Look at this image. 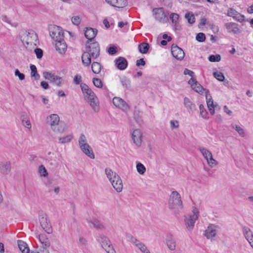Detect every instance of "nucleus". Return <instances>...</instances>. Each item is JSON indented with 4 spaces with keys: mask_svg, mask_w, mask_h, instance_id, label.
<instances>
[{
    "mask_svg": "<svg viewBox=\"0 0 253 253\" xmlns=\"http://www.w3.org/2000/svg\"><path fill=\"white\" fill-rule=\"evenodd\" d=\"M19 36L27 48H35L38 43L37 34L33 30H22L20 32Z\"/></svg>",
    "mask_w": 253,
    "mask_h": 253,
    "instance_id": "obj_1",
    "label": "nucleus"
},
{
    "mask_svg": "<svg viewBox=\"0 0 253 253\" xmlns=\"http://www.w3.org/2000/svg\"><path fill=\"white\" fill-rule=\"evenodd\" d=\"M81 88L85 100L89 104L95 112L99 110V101L93 91L85 84H81Z\"/></svg>",
    "mask_w": 253,
    "mask_h": 253,
    "instance_id": "obj_2",
    "label": "nucleus"
},
{
    "mask_svg": "<svg viewBox=\"0 0 253 253\" xmlns=\"http://www.w3.org/2000/svg\"><path fill=\"white\" fill-rule=\"evenodd\" d=\"M169 209L173 213L179 212L183 207L180 194L177 191H172L168 202Z\"/></svg>",
    "mask_w": 253,
    "mask_h": 253,
    "instance_id": "obj_3",
    "label": "nucleus"
},
{
    "mask_svg": "<svg viewBox=\"0 0 253 253\" xmlns=\"http://www.w3.org/2000/svg\"><path fill=\"white\" fill-rule=\"evenodd\" d=\"M105 172L113 188L117 192H121L123 189V184L120 176L110 168H106Z\"/></svg>",
    "mask_w": 253,
    "mask_h": 253,
    "instance_id": "obj_4",
    "label": "nucleus"
},
{
    "mask_svg": "<svg viewBox=\"0 0 253 253\" xmlns=\"http://www.w3.org/2000/svg\"><path fill=\"white\" fill-rule=\"evenodd\" d=\"M46 120L47 124L53 131L63 133L65 131V126L64 124L59 123L60 118L57 114H51L47 117Z\"/></svg>",
    "mask_w": 253,
    "mask_h": 253,
    "instance_id": "obj_5",
    "label": "nucleus"
},
{
    "mask_svg": "<svg viewBox=\"0 0 253 253\" xmlns=\"http://www.w3.org/2000/svg\"><path fill=\"white\" fill-rule=\"evenodd\" d=\"M199 215V210L195 207L193 208L191 213L185 216V223L187 229L191 231L195 225L196 221L198 219Z\"/></svg>",
    "mask_w": 253,
    "mask_h": 253,
    "instance_id": "obj_6",
    "label": "nucleus"
},
{
    "mask_svg": "<svg viewBox=\"0 0 253 253\" xmlns=\"http://www.w3.org/2000/svg\"><path fill=\"white\" fill-rule=\"evenodd\" d=\"M39 220L42 228L48 234L51 233V226L48 219L47 215L45 212L43 211L39 212Z\"/></svg>",
    "mask_w": 253,
    "mask_h": 253,
    "instance_id": "obj_7",
    "label": "nucleus"
},
{
    "mask_svg": "<svg viewBox=\"0 0 253 253\" xmlns=\"http://www.w3.org/2000/svg\"><path fill=\"white\" fill-rule=\"evenodd\" d=\"M43 75L45 79L49 81L50 83H53L58 87L61 86L64 84L62 78L53 73L45 72L43 73Z\"/></svg>",
    "mask_w": 253,
    "mask_h": 253,
    "instance_id": "obj_8",
    "label": "nucleus"
},
{
    "mask_svg": "<svg viewBox=\"0 0 253 253\" xmlns=\"http://www.w3.org/2000/svg\"><path fill=\"white\" fill-rule=\"evenodd\" d=\"M50 37L55 41L61 40L64 38L63 31L61 27L56 25H50L49 27Z\"/></svg>",
    "mask_w": 253,
    "mask_h": 253,
    "instance_id": "obj_9",
    "label": "nucleus"
},
{
    "mask_svg": "<svg viewBox=\"0 0 253 253\" xmlns=\"http://www.w3.org/2000/svg\"><path fill=\"white\" fill-rule=\"evenodd\" d=\"M153 14L155 19L160 22L164 23L168 20L169 13L165 12L163 8L153 9Z\"/></svg>",
    "mask_w": 253,
    "mask_h": 253,
    "instance_id": "obj_10",
    "label": "nucleus"
},
{
    "mask_svg": "<svg viewBox=\"0 0 253 253\" xmlns=\"http://www.w3.org/2000/svg\"><path fill=\"white\" fill-rule=\"evenodd\" d=\"M131 138L133 144L137 147L142 145L143 139L142 132L139 129H134L130 132Z\"/></svg>",
    "mask_w": 253,
    "mask_h": 253,
    "instance_id": "obj_11",
    "label": "nucleus"
},
{
    "mask_svg": "<svg viewBox=\"0 0 253 253\" xmlns=\"http://www.w3.org/2000/svg\"><path fill=\"white\" fill-rule=\"evenodd\" d=\"M218 228V226L214 224H210L205 231L204 235L208 239L211 241H213L214 240V238L216 235Z\"/></svg>",
    "mask_w": 253,
    "mask_h": 253,
    "instance_id": "obj_12",
    "label": "nucleus"
},
{
    "mask_svg": "<svg viewBox=\"0 0 253 253\" xmlns=\"http://www.w3.org/2000/svg\"><path fill=\"white\" fill-rule=\"evenodd\" d=\"M130 242L134 245L142 253H151L146 246L136 238L130 235Z\"/></svg>",
    "mask_w": 253,
    "mask_h": 253,
    "instance_id": "obj_13",
    "label": "nucleus"
},
{
    "mask_svg": "<svg viewBox=\"0 0 253 253\" xmlns=\"http://www.w3.org/2000/svg\"><path fill=\"white\" fill-rule=\"evenodd\" d=\"M113 104L117 108L124 111H127L129 109L128 104L122 98L118 97H115L113 99Z\"/></svg>",
    "mask_w": 253,
    "mask_h": 253,
    "instance_id": "obj_14",
    "label": "nucleus"
},
{
    "mask_svg": "<svg viewBox=\"0 0 253 253\" xmlns=\"http://www.w3.org/2000/svg\"><path fill=\"white\" fill-rule=\"evenodd\" d=\"M88 52L93 58H96L99 54L100 48L99 44L97 42L90 43L87 47Z\"/></svg>",
    "mask_w": 253,
    "mask_h": 253,
    "instance_id": "obj_15",
    "label": "nucleus"
},
{
    "mask_svg": "<svg viewBox=\"0 0 253 253\" xmlns=\"http://www.w3.org/2000/svg\"><path fill=\"white\" fill-rule=\"evenodd\" d=\"M206 99L207 106L210 114L213 115L215 113V108L217 107V105H214L211 96L210 94L209 90L206 91Z\"/></svg>",
    "mask_w": 253,
    "mask_h": 253,
    "instance_id": "obj_16",
    "label": "nucleus"
},
{
    "mask_svg": "<svg viewBox=\"0 0 253 253\" xmlns=\"http://www.w3.org/2000/svg\"><path fill=\"white\" fill-rule=\"evenodd\" d=\"M188 83L190 84L192 89L199 93H205L206 94V91L208 90L205 89L194 78H191L188 81Z\"/></svg>",
    "mask_w": 253,
    "mask_h": 253,
    "instance_id": "obj_17",
    "label": "nucleus"
},
{
    "mask_svg": "<svg viewBox=\"0 0 253 253\" xmlns=\"http://www.w3.org/2000/svg\"><path fill=\"white\" fill-rule=\"evenodd\" d=\"M98 241L106 252L113 248L110 240L106 236L100 235L98 237Z\"/></svg>",
    "mask_w": 253,
    "mask_h": 253,
    "instance_id": "obj_18",
    "label": "nucleus"
},
{
    "mask_svg": "<svg viewBox=\"0 0 253 253\" xmlns=\"http://www.w3.org/2000/svg\"><path fill=\"white\" fill-rule=\"evenodd\" d=\"M11 169V165L9 161L0 162V174L3 175H6L10 172Z\"/></svg>",
    "mask_w": 253,
    "mask_h": 253,
    "instance_id": "obj_19",
    "label": "nucleus"
},
{
    "mask_svg": "<svg viewBox=\"0 0 253 253\" xmlns=\"http://www.w3.org/2000/svg\"><path fill=\"white\" fill-rule=\"evenodd\" d=\"M171 52L172 56L178 60H181L184 57L183 50L176 45H172Z\"/></svg>",
    "mask_w": 253,
    "mask_h": 253,
    "instance_id": "obj_20",
    "label": "nucleus"
},
{
    "mask_svg": "<svg viewBox=\"0 0 253 253\" xmlns=\"http://www.w3.org/2000/svg\"><path fill=\"white\" fill-rule=\"evenodd\" d=\"M115 65L120 70L126 69L127 66V61L126 58L123 57H119L115 60Z\"/></svg>",
    "mask_w": 253,
    "mask_h": 253,
    "instance_id": "obj_21",
    "label": "nucleus"
},
{
    "mask_svg": "<svg viewBox=\"0 0 253 253\" xmlns=\"http://www.w3.org/2000/svg\"><path fill=\"white\" fill-rule=\"evenodd\" d=\"M166 241L167 247L169 250L171 251L175 250L176 246V241L171 234H169L167 236Z\"/></svg>",
    "mask_w": 253,
    "mask_h": 253,
    "instance_id": "obj_22",
    "label": "nucleus"
},
{
    "mask_svg": "<svg viewBox=\"0 0 253 253\" xmlns=\"http://www.w3.org/2000/svg\"><path fill=\"white\" fill-rule=\"evenodd\" d=\"M55 42V48L57 51L60 54H64L66 51L67 44L64 39L61 40H57Z\"/></svg>",
    "mask_w": 253,
    "mask_h": 253,
    "instance_id": "obj_23",
    "label": "nucleus"
},
{
    "mask_svg": "<svg viewBox=\"0 0 253 253\" xmlns=\"http://www.w3.org/2000/svg\"><path fill=\"white\" fill-rule=\"evenodd\" d=\"M243 234L250 245L253 243V232L250 228L246 226L243 227Z\"/></svg>",
    "mask_w": 253,
    "mask_h": 253,
    "instance_id": "obj_24",
    "label": "nucleus"
},
{
    "mask_svg": "<svg viewBox=\"0 0 253 253\" xmlns=\"http://www.w3.org/2000/svg\"><path fill=\"white\" fill-rule=\"evenodd\" d=\"M88 223L90 227H93L97 229L102 230L104 228L103 224L98 219L92 218L87 220Z\"/></svg>",
    "mask_w": 253,
    "mask_h": 253,
    "instance_id": "obj_25",
    "label": "nucleus"
},
{
    "mask_svg": "<svg viewBox=\"0 0 253 253\" xmlns=\"http://www.w3.org/2000/svg\"><path fill=\"white\" fill-rule=\"evenodd\" d=\"M226 29L229 33H232L236 34L239 32L238 25L235 23H227L225 25Z\"/></svg>",
    "mask_w": 253,
    "mask_h": 253,
    "instance_id": "obj_26",
    "label": "nucleus"
},
{
    "mask_svg": "<svg viewBox=\"0 0 253 253\" xmlns=\"http://www.w3.org/2000/svg\"><path fill=\"white\" fill-rule=\"evenodd\" d=\"M80 149H81L82 151L87 157L92 159H94L95 156L92 149L88 144L80 147Z\"/></svg>",
    "mask_w": 253,
    "mask_h": 253,
    "instance_id": "obj_27",
    "label": "nucleus"
},
{
    "mask_svg": "<svg viewBox=\"0 0 253 253\" xmlns=\"http://www.w3.org/2000/svg\"><path fill=\"white\" fill-rule=\"evenodd\" d=\"M97 32V30L95 29L86 28L84 30V36L86 39L91 41L95 38Z\"/></svg>",
    "mask_w": 253,
    "mask_h": 253,
    "instance_id": "obj_28",
    "label": "nucleus"
},
{
    "mask_svg": "<svg viewBox=\"0 0 253 253\" xmlns=\"http://www.w3.org/2000/svg\"><path fill=\"white\" fill-rule=\"evenodd\" d=\"M17 243L19 248L22 253H30V249L25 242L18 240Z\"/></svg>",
    "mask_w": 253,
    "mask_h": 253,
    "instance_id": "obj_29",
    "label": "nucleus"
},
{
    "mask_svg": "<svg viewBox=\"0 0 253 253\" xmlns=\"http://www.w3.org/2000/svg\"><path fill=\"white\" fill-rule=\"evenodd\" d=\"M91 55L87 51L84 52L82 56L83 64L85 66H88L91 63Z\"/></svg>",
    "mask_w": 253,
    "mask_h": 253,
    "instance_id": "obj_30",
    "label": "nucleus"
},
{
    "mask_svg": "<svg viewBox=\"0 0 253 253\" xmlns=\"http://www.w3.org/2000/svg\"><path fill=\"white\" fill-rule=\"evenodd\" d=\"M198 149L206 160L212 155L210 151L204 147H199Z\"/></svg>",
    "mask_w": 253,
    "mask_h": 253,
    "instance_id": "obj_31",
    "label": "nucleus"
},
{
    "mask_svg": "<svg viewBox=\"0 0 253 253\" xmlns=\"http://www.w3.org/2000/svg\"><path fill=\"white\" fill-rule=\"evenodd\" d=\"M138 50L139 51L142 53V54H145L147 53L149 48V45L148 43L146 42H142L141 43L138 45Z\"/></svg>",
    "mask_w": 253,
    "mask_h": 253,
    "instance_id": "obj_32",
    "label": "nucleus"
},
{
    "mask_svg": "<svg viewBox=\"0 0 253 253\" xmlns=\"http://www.w3.org/2000/svg\"><path fill=\"white\" fill-rule=\"evenodd\" d=\"M73 138L72 134H69L66 136L61 137L58 138V141L60 143H66L70 142Z\"/></svg>",
    "mask_w": 253,
    "mask_h": 253,
    "instance_id": "obj_33",
    "label": "nucleus"
},
{
    "mask_svg": "<svg viewBox=\"0 0 253 253\" xmlns=\"http://www.w3.org/2000/svg\"><path fill=\"white\" fill-rule=\"evenodd\" d=\"M91 69L94 73L99 74L101 70V66L98 62H93L91 65Z\"/></svg>",
    "mask_w": 253,
    "mask_h": 253,
    "instance_id": "obj_34",
    "label": "nucleus"
},
{
    "mask_svg": "<svg viewBox=\"0 0 253 253\" xmlns=\"http://www.w3.org/2000/svg\"><path fill=\"white\" fill-rule=\"evenodd\" d=\"M208 165L211 168H213L218 165V162L213 158L212 155L206 160Z\"/></svg>",
    "mask_w": 253,
    "mask_h": 253,
    "instance_id": "obj_35",
    "label": "nucleus"
},
{
    "mask_svg": "<svg viewBox=\"0 0 253 253\" xmlns=\"http://www.w3.org/2000/svg\"><path fill=\"white\" fill-rule=\"evenodd\" d=\"M232 127L234 129L241 137L245 136V131L240 126L233 124L231 125Z\"/></svg>",
    "mask_w": 253,
    "mask_h": 253,
    "instance_id": "obj_36",
    "label": "nucleus"
},
{
    "mask_svg": "<svg viewBox=\"0 0 253 253\" xmlns=\"http://www.w3.org/2000/svg\"><path fill=\"white\" fill-rule=\"evenodd\" d=\"M127 4V0H116L115 7L122 8L126 7Z\"/></svg>",
    "mask_w": 253,
    "mask_h": 253,
    "instance_id": "obj_37",
    "label": "nucleus"
},
{
    "mask_svg": "<svg viewBox=\"0 0 253 253\" xmlns=\"http://www.w3.org/2000/svg\"><path fill=\"white\" fill-rule=\"evenodd\" d=\"M30 69L31 70V76L32 77H34L35 80H38L40 78V75L37 73V67L34 65L30 66Z\"/></svg>",
    "mask_w": 253,
    "mask_h": 253,
    "instance_id": "obj_38",
    "label": "nucleus"
},
{
    "mask_svg": "<svg viewBox=\"0 0 253 253\" xmlns=\"http://www.w3.org/2000/svg\"><path fill=\"white\" fill-rule=\"evenodd\" d=\"M184 105L187 109L192 110L195 105L192 102L190 99L187 97L184 98Z\"/></svg>",
    "mask_w": 253,
    "mask_h": 253,
    "instance_id": "obj_39",
    "label": "nucleus"
},
{
    "mask_svg": "<svg viewBox=\"0 0 253 253\" xmlns=\"http://www.w3.org/2000/svg\"><path fill=\"white\" fill-rule=\"evenodd\" d=\"M199 109L201 116L205 119H208V112L203 104L200 105Z\"/></svg>",
    "mask_w": 253,
    "mask_h": 253,
    "instance_id": "obj_40",
    "label": "nucleus"
},
{
    "mask_svg": "<svg viewBox=\"0 0 253 253\" xmlns=\"http://www.w3.org/2000/svg\"><path fill=\"white\" fill-rule=\"evenodd\" d=\"M78 142L80 148L85 145L88 144L86 137L84 134H81L79 138Z\"/></svg>",
    "mask_w": 253,
    "mask_h": 253,
    "instance_id": "obj_41",
    "label": "nucleus"
},
{
    "mask_svg": "<svg viewBox=\"0 0 253 253\" xmlns=\"http://www.w3.org/2000/svg\"><path fill=\"white\" fill-rule=\"evenodd\" d=\"M136 169L138 173L142 175L146 171L145 166L140 162L137 163L136 164Z\"/></svg>",
    "mask_w": 253,
    "mask_h": 253,
    "instance_id": "obj_42",
    "label": "nucleus"
},
{
    "mask_svg": "<svg viewBox=\"0 0 253 253\" xmlns=\"http://www.w3.org/2000/svg\"><path fill=\"white\" fill-rule=\"evenodd\" d=\"M39 173L40 175L42 177H46L48 175L47 170L43 165H41L39 166Z\"/></svg>",
    "mask_w": 253,
    "mask_h": 253,
    "instance_id": "obj_43",
    "label": "nucleus"
},
{
    "mask_svg": "<svg viewBox=\"0 0 253 253\" xmlns=\"http://www.w3.org/2000/svg\"><path fill=\"white\" fill-rule=\"evenodd\" d=\"M121 83L124 87L127 88L130 86V81L126 77H123L121 78Z\"/></svg>",
    "mask_w": 253,
    "mask_h": 253,
    "instance_id": "obj_44",
    "label": "nucleus"
},
{
    "mask_svg": "<svg viewBox=\"0 0 253 253\" xmlns=\"http://www.w3.org/2000/svg\"><path fill=\"white\" fill-rule=\"evenodd\" d=\"M209 60L211 62H219L221 60V56L219 54L211 55L209 57Z\"/></svg>",
    "mask_w": 253,
    "mask_h": 253,
    "instance_id": "obj_45",
    "label": "nucleus"
},
{
    "mask_svg": "<svg viewBox=\"0 0 253 253\" xmlns=\"http://www.w3.org/2000/svg\"><path fill=\"white\" fill-rule=\"evenodd\" d=\"M93 84L98 88H101L103 86V83L101 80L98 78H93L92 80Z\"/></svg>",
    "mask_w": 253,
    "mask_h": 253,
    "instance_id": "obj_46",
    "label": "nucleus"
},
{
    "mask_svg": "<svg viewBox=\"0 0 253 253\" xmlns=\"http://www.w3.org/2000/svg\"><path fill=\"white\" fill-rule=\"evenodd\" d=\"M214 77L219 81H223L224 79V76L220 72H216L213 73Z\"/></svg>",
    "mask_w": 253,
    "mask_h": 253,
    "instance_id": "obj_47",
    "label": "nucleus"
},
{
    "mask_svg": "<svg viewBox=\"0 0 253 253\" xmlns=\"http://www.w3.org/2000/svg\"><path fill=\"white\" fill-rule=\"evenodd\" d=\"M22 123L23 126L28 128L29 130H30L32 127V125L30 122V121L29 119H22Z\"/></svg>",
    "mask_w": 253,
    "mask_h": 253,
    "instance_id": "obj_48",
    "label": "nucleus"
},
{
    "mask_svg": "<svg viewBox=\"0 0 253 253\" xmlns=\"http://www.w3.org/2000/svg\"><path fill=\"white\" fill-rule=\"evenodd\" d=\"M1 19L3 22H6L12 26H16V24L12 23L11 19L6 15L1 16Z\"/></svg>",
    "mask_w": 253,
    "mask_h": 253,
    "instance_id": "obj_49",
    "label": "nucleus"
},
{
    "mask_svg": "<svg viewBox=\"0 0 253 253\" xmlns=\"http://www.w3.org/2000/svg\"><path fill=\"white\" fill-rule=\"evenodd\" d=\"M169 18L171 20L173 24H176L178 20L179 15L176 13H172L170 15Z\"/></svg>",
    "mask_w": 253,
    "mask_h": 253,
    "instance_id": "obj_50",
    "label": "nucleus"
},
{
    "mask_svg": "<svg viewBox=\"0 0 253 253\" xmlns=\"http://www.w3.org/2000/svg\"><path fill=\"white\" fill-rule=\"evenodd\" d=\"M185 17L187 19L189 23L193 24L195 22V17L193 14L190 13H186L185 15Z\"/></svg>",
    "mask_w": 253,
    "mask_h": 253,
    "instance_id": "obj_51",
    "label": "nucleus"
},
{
    "mask_svg": "<svg viewBox=\"0 0 253 253\" xmlns=\"http://www.w3.org/2000/svg\"><path fill=\"white\" fill-rule=\"evenodd\" d=\"M196 39L199 42H203L205 41L206 37L204 33H199L197 35Z\"/></svg>",
    "mask_w": 253,
    "mask_h": 253,
    "instance_id": "obj_52",
    "label": "nucleus"
},
{
    "mask_svg": "<svg viewBox=\"0 0 253 253\" xmlns=\"http://www.w3.org/2000/svg\"><path fill=\"white\" fill-rule=\"evenodd\" d=\"M234 19L238 22H242L245 21V16L238 12L234 17Z\"/></svg>",
    "mask_w": 253,
    "mask_h": 253,
    "instance_id": "obj_53",
    "label": "nucleus"
},
{
    "mask_svg": "<svg viewBox=\"0 0 253 253\" xmlns=\"http://www.w3.org/2000/svg\"><path fill=\"white\" fill-rule=\"evenodd\" d=\"M237 13L238 12L236 10L233 8H230L227 11V14L228 16L232 17L234 18Z\"/></svg>",
    "mask_w": 253,
    "mask_h": 253,
    "instance_id": "obj_54",
    "label": "nucleus"
},
{
    "mask_svg": "<svg viewBox=\"0 0 253 253\" xmlns=\"http://www.w3.org/2000/svg\"><path fill=\"white\" fill-rule=\"evenodd\" d=\"M81 21V18L79 16H75L72 18V22L73 24L78 25Z\"/></svg>",
    "mask_w": 253,
    "mask_h": 253,
    "instance_id": "obj_55",
    "label": "nucleus"
},
{
    "mask_svg": "<svg viewBox=\"0 0 253 253\" xmlns=\"http://www.w3.org/2000/svg\"><path fill=\"white\" fill-rule=\"evenodd\" d=\"M14 75L15 76L18 77L19 79L21 81L25 79V75L24 74L21 73L18 69H16L14 72Z\"/></svg>",
    "mask_w": 253,
    "mask_h": 253,
    "instance_id": "obj_56",
    "label": "nucleus"
},
{
    "mask_svg": "<svg viewBox=\"0 0 253 253\" xmlns=\"http://www.w3.org/2000/svg\"><path fill=\"white\" fill-rule=\"evenodd\" d=\"M170 127L172 129L178 128L179 127V122L177 120H171L170 122Z\"/></svg>",
    "mask_w": 253,
    "mask_h": 253,
    "instance_id": "obj_57",
    "label": "nucleus"
},
{
    "mask_svg": "<svg viewBox=\"0 0 253 253\" xmlns=\"http://www.w3.org/2000/svg\"><path fill=\"white\" fill-rule=\"evenodd\" d=\"M35 52L36 54L37 57L40 59L43 55L42 50L40 48H36L35 49Z\"/></svg>",
    "mask_w": 253,
    "mask_h": 253,
    "instance_id": "obj_58",
    "label": "nucleus"
},
{
    "mask_svg": "<svg viewBox=\"0 0 253 253\" xmlns=\"http://www.w3.org/2000/svg\"><path fill=\"white\" fill-rule=\"evenodd\" d=\"M108 52L109 54L111 55H114L117 52V47L116 46L113 45L109 47L108 49Z\"/></svg>",
    "mask_w": 253,
    "mask_h": 253,
    "instance_id": "obj_59",
    "label": "nucleus"
},
{
    "mask_svg": "<svg viewBox=\"0 0 253 253\" xmlns=\"http://www.w3.org/2000/svg\"><path fill=\"white\" fill-rule=\"evenodd\" d=\"M82 81V77L80 75H76L74 79V82L76 84H79Z\"/></svg>",
    "mask_w": 253,
    "mask_h": 253,
    "instance_id": "obj_60",
    "label": "nucleus"
},
{
    "mask_svg": "<svg viewBox=\"0 0 253 253\" xmlns=\"http://www.w3.org/2000/svg\"><path fill=\"white\" fill-rule=\"evenodd\" d=\"M183 73L184 75H188L190 77H191V78H193V77L194 75V73L193 71H192L188 69H185Z\"/></svg>",
    "mask_w": 253,
    "mask_h": 253,
    "instance_id": "obj_61",
    "label": "nucleus"
},
{
    "mask_svg": "<svg viewBox=\"0 0 253 253\" xmlns=\"http://www.w3.org/2000/svg\"><path fill=\"white\" fill-rule=\"evenodd\" d=\"M136 65L138 67L140 66H144L145 65V61L143 58H141L136 61Z\"/></svg>",
    "mask_w": 253,
    "mask_h": 253,
    "instance_id": "obj_62",
    "label": "nucleus"
},
{
    "mask_svg": "<svg viewBox=\"0 0 253 253\" xmlns=\"http://www.w3.org/2000/svg\"><path fill=\"white\" fill-rule=\"evenodd\" d=\"M79 243L81 245H85L86 243V240L84 237H80L79 238Z\"/></svg>",
    "mask_w": 253,
    "mask_h": 253,
    "instance_id": "obj_63",
    "label": "nucleus"
},
{
    "mask_svg": "<svg viewBox=\"0 0 253 253\" xmlns=\"http://www.w3.org/2000/svg\"><path fill=\"white\" fill-rule=\"evenodd\" d=\"M223 110H224V111L229 116H232V112L231 111H230L228 108L227 107V106H224L223 107Z\"/></svg>",
    "mask_w": 253,
    "mask_h": 253,
    "instance_id": "obj_64",
    "label": "nucleus"
}]
</instances>
